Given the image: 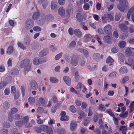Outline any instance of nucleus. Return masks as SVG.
I'll list each match as a JSON object with an SVG mask.
<instances>
[{
  "mask_svg": "<svg viewBox=\"0 0 134 134\" xmlns=\"http://www.w3.org/2000/svg\"><path fill=\"white\" fill-rule=\"evenodd\" d=\"M20 66L22 68H25V71L29 70L31 68L29 60L27 59L23 60L21 62Z\"/></svg>",
  "mask_w": 134,
  "mask_h": 134,
  "instance_id": "nucleus-1",
  "label": "nucleus"
},
{
  "mask_svg": "<svg viewBox=\"0 0 134 134\" xmlns=\"http://www.w3.org/2000/svg\"><path fill=\"white\" fill-rule=\"evenodd\" d=\"M113 19V16L109 14H105L102 17V21L103 23H107V20L108 19L111 21H112Z\"/></svg>",
  "mask_w": 134,
  "mask_h": 134,
  "instance_id": "nucleus-2",
  "label": "nucleus"
},
{
  "mask_svg": "<svg viewBox=\"0 0 134 134\" xmlns=\"http://www.w3.org/2000/svg\"><path fill=\"white\" fill-rule=\"evenodd\" d=\"M79 56H73L71 58L70 63L73 66H75L78 64Z\"/></svg>",
  "mask_w": 134,
  "mask_h": 134,
  "instance_id": "nucleus-3",
  "label": "nucleus"
},
{
  "mask_svg": "<svg viewBox=\"0 0 134 134\" xmlns=\"http://www.w3.org/2000/svg\"><path fill=\"white\" fill-rule=\"evenodd\" d=\"M124 53L127 57L133 55L134 54V48L131 47L127 48L125 50Z\"/></svg>",
  "mask_w": 134,
  "mask_h": 134,
  "instance_id": "nucleus-4",
  "label": "nucleus"
},
{
  "mask_svg": "<svg viewBox=\"0 0 134 134\" xmlns=\"http://www.w3.org/2000/svg\"><path fill=\"white\" fill-rule=\"evenodd\" d=\"M34 26V21L31 19H28L26 21L25 27L27 29H29Z\"/></svg>",
  "mask_w": 134,
  "mask_h": 134,
  "instance_id": "nucleus-5",
  "label": "nucleus"
},
{
  "mask_svg": "<svg viewBox=\"0 0 134 134\" xmlns=\"http://www.w3.org/2000/svg\"><path fill=\"white\" fill-rule=\"evenodd\" d=\"M30 85L31 86L30 91H31V89L34 90H36L38 87L37 83L34 80H32L30 81Z\"/></svg>",
  "mask_w": 134,
  "mask_h": 134,
  "instance_id": "nucleus-6",
  "label": "nucleus"
},
{
  "mask_svg": "<svg viewBox=\"0 0 134 134\" xmlns=\"http://www.w3.org/2000/svg\"><path fill=\"white\" fill-rule=\"evenodd\" d=\"M111 26L109 24L107 25L104 28V32L108 34H111Z\"/></svg>",
  "mask_w": 134,
  "mask_h": 134,
  "instance_id": "nucleus-7",
  "label": "nucleus"
},
{
  "mask_svg": "<svg viewBox=\"0 0 134 134\" xmlns=\"http://www.w3.org/2000/svg\"><path fill=\"white\" fill-rule=\"evenodd\" d=\"M103 55H100L98 53H95L93 55V58L97 61H99L100 59H102L103 57Z\"/></svg>",
  "mask_w": 134,
  "mask_h": 134,
  "instance_id": "nucleus-8",
  "label": "nucleus"
},
{
  "mask_svg": "<svg viewBox=\"0 0 134 134\" xmlns=\"http://www.w3.org/2000/svg\"><path fill=\"white\" fill-rule=\"evenodd\" d=\"M45 19V16L44 15H43L40 16L39 20L37 21V23L40 25H43L44 23Z\"/></svg>",
  "mask_w": 134,
  "mask_h": 134,
  "instance_id": "nucleus-9",
  "label": "nucleus"
},
{
  "mask_svg": "<svg viewBox=\"0 0 134 134\" xmlns=\"http://www.w3.org/2000/svg\"><path fill=\"white\" fill-rule=\"evenodd\" d=\"M120 30L123 32H126L128 30L127 27L124 24H121L119 26Z\"/></svg>",
  "mask_w": 134,
  "mask_h": 134,
  "instance_id": "nucleus-10",
  "label": "nucleus"
},
{
  "mask_svg": "<svg viewBox=\"0 0 134 134\" xmlns=\"http://www.w3.org/2000/svg\"><path fill=\"white\" fill-rule=\"evenodd\" d=\"M119 3L123 7H127L129 4L127 0H120L119 1Z\"/></svg>",
  "mask_w": 134,
  "mask_h": 134,
  "instance_id": "nucleus-11",
  "label": "nucleus"
},
{
  "mask_svg": "<svg viewBox=\"0 0 134 134\" xmlns=\"http://www.w3.org/2000/svg\"><path fill=\"white\" fill-rule=\"evenodd\" d=\"M74 33L75 35L78 37L80 38L82 36V33L79 29H76L74 30Z\"/></svg>",
  "mask_w": 134,
  "mask_h": 134,
  "instance_id": "nucleus-12",
  "label": "nucleus"
},
{
  "mask_svg": "<svg viewBox=\"0 0 134 134\" xmlns=\"http://www.w3.org/2000/svg\"><path fill=\"white\" fill-rule=\"evenodd\" d=\"M63 80L65 83L68 86L71 84V80L70 78L67 76H65L63 77Z\"/></svg>",
  "mask_w": 134,
  "mask_h": 134,
  "instance_id": "nucleus-13",
  "label": "nucleus"
},
{
  "mask_svg": "<svg viewBox=\"0 0 134 134\" xmlns=\"http://www.w3.org/2000/svg\"><path fill=\"white\" fill-rule=\"evenodd\" d=\"M104 41L108 43H111V38L108 35L105 36L103 38Z\"/></svg>",
  "mask_w": 134,
  "mask_h": 134,
  "instance_id": "nucleus-14",
  "label": "nucleus"
},
{
  "mask_svg": "<svg viewBox=\"0 0 134 134\" xmlns=\"http://www.w3.org/2000/svg\"><path fill=\"white\" fill-rule=\"evenodd\" d=\"M77 125V124L75 121H71L70 123V129L72 131H74Z\"/></svg>",
  "mask_w": 134,
  "mask_h": 134,
  "instance_id": "nucleus-15",
  "label": "nucleus"
},
{
  "mask_svg": "<svg viewBox=\"0 0 134 134\" xmlns=\"http://www.w3.org/2000/svg\"><path fill=\"white\" fill-rule=\"evenodd\" d=\"M127 68L125 66H123L121 67L120 69L119 72L121 74H124L127 72Z\"/></svg>",
  "mask_w": 134,
  "mask_h": 134,
  "instance_id": "nucleus-16",
  "label": "nucleus"
},
{
  "mask_svg": "<svg viewBox=\"0 0 134 134\" xmlns=\"http://www.w3.org/2000/svg\"><path fill=\"white\" fill-rule=\"evenodd\" d=\"M58 13L61 16H63L65 14L64 9L62 7L60 8L58 10Z\"/></svg>",
  "mask_w": 134,
  "mask_h": 134,
  "instance_id": "nucleus-17",
  "label": "nucleus"
},
{
  "mask_svg": "<svg viewBox=\"0 0 134 134\" xmlns=\"http://www.w3.org/2000/svg\"><path fill=\"white\" fill-rule=\"evenodd\" d=\"M79 60L80 61V65L81 66H83L85 63L84 57L82 56H79Z\"/></svg>",
  "mask_w": 134,
  "mask_h": 134,
  "instance_id": "nucleus-18",
  "label": "nucleus"
},
{
  "mask_svg": "<svg viewBox=\"0 0 134 134\" xmlns=\"http://www.w3.org/2000/svg\"><path fill=\"white\" fill-rule=\"evenodd\" d=\"M30 42V39L29 37L27 36L24 39V44L26 46H28Z\"/></svg>",
  "mask_w": 134,
  "mask_h": 134,
  "instance_id": "nucleus-19",
  "label": "nucleus"
},
{
  "mask_svg": "<svg viewBox=\"0 0 134 134\" xmlns=\"http://www.w3.org/2000/svg\"><path fill=\"white\" fill-rule=\"evenodd\" d=\"M47 54L46 50L45 49H43L41 51L39 54V56L41 57H42L46 55Z\"/></svg>",
  "mask_w": 134,
  "mask_h": 134,
  "instance_id": "nucleus-20",
  "label": "nucleus"
},
{
  "mask_svg": "<svg viewBox=\"0 0 134 134\" xmlns=\"http://www.w3.org/2000/svg\"><path fill=\"white\" fill-rule=\"evenodd\" d=\"M76 17L77 20L79 22H81L83 20V18L80 13H78L76 14Z\"/></svg>",
  "mask_w": 134,
  "mask_h": 134,
  "instance_id": "nucleus-21",
  "label": "nucleus"
},
{
  "mask_svg": "<svg viewBox=\"0 0 134 134\" xmlns=\"http://www.w3.org/2000/svg\"><path fill=\"white\" fill-rule=\"evenodd\" d=\"M13 51V47L12 46H10L8 47L7 53L9 54H10L12 53Z\"/></svg>",
  "mask_w": 134,
  "mask_h": 134,
  "instance_id": "nucleus-22",
  "label": "nucleus"
},
{
  "mask_svg": "<svg viewBox=\"0 0 134 134\" xmlns=\"http://www.w3.org/2000/svg\"><path fill=\"white\" fill-rule=\"evenodd\" d=\"M84 86L81 82H79L76 87V88L78 90V91H80L81 89L83 88Z\"/></svg>",
  "mask_w": 134,
  "mask_h": 134,
  "instance_id": "nucleus-23",
  "label": "nucleus"
},
{
  "mask_svg": "<svg viewBox=\"0 0 134 134\" xmlns=\"http://www.w3.org/2000/svg\"><path fill=\"white\" fill-rule=\"evenodd\" d=\"M75 81L76 82H77L80 78L79 74L77 71H76L75 73Z\"/></svg>",
  "mask_w": 134,
  "mask_h": 134,
  "instance_id": "nucleus-24",
  "label": "nucleus"
},
{
  "mask_svg": "<svg viewBox=\"0 0 134 134\" xmlns=\"http://www.w3.org/2000/svg\"><path fill=\"white\" fill-rule=\"evenodd\" d=\"M86 41H89L91 40L92 38V36L90 34H86L85 37Z\"/></svg>",
  "mask_w": 134,
  "mask_h": 134,
  "instance_id": "nucleus-25",
  "label": "nucleus"
},
{
  "mask_svg": "<svg viewBox=\"0 0 134 134\" xmlns=\"http://www.w3.org/2000/svg\"><path fill=\"white\" fill-rule=\"evenodd\" d=\"M126 43L125 41H122L120 42L119 43L118 45L121 48H123L125 46Z\"/></svg>",
  "mask_w": 134,
  "mask_h": 134,
  "instance_id": "nucleus-26",
  "label": "nucleus"
},
{
  "mask_svg": "<svg viewBox=\"0 0 134 134\" xmlns=\"http://www.w3.org/2000/svg\"><path fill=\"white\" fill-rule=\"evenodd\" d=\"M40 16V13L37 12H35L33 15L32 18L34 19H37Z\"/></svg>",
  "mask_w": 134,
  "mask_h": 134,
  "instance_id": "nucleus-27",
  "label": "nucleus"
},
{
  "mask_svg": "<svg viewBox=\"0 0 134 134\" xmlns=\"http://www.w3.org/2000/svg\"><path fill=\"white\" fill-rule=\"evenodd\" d=\"M28 101L30 104H33L35 102V99L33 97H30L28 99Z\"/></svg>",
  "mask_w": 134,
  "mask_h": 134,
  "instance_id": "nucleus-28",
  "label": "nucleus"
},
{
  "mask_svg": "<svg viewBox=\"0 0 134 134\" xmlns=\"http://www.w3.org/2000/svg\"><path fill=\"white\" fill-rule=\"evenodd\" d=\"M19 71L17 69H14L12 70L11 74L13 75H16L19 73Z\"/></svg>",
  "mask_w": 134,
  "mask_h": 134,
  "instance_id": "nucleus-29",
  "label": "nucleus"
},
{
  "mask_svg": "<svg viewBox=\"0 0 134 134\" xmlns=\"http://www.w3.org/2000/svg\"><path fill=\"white\" fill-rule=\"evenodd\" d=\"M51 9L52 10H54L57 8V5L56 3L52 1L51 3Z\"/></svg>",
  "mask_w": 134,
  "mask_h": 134,
  "instance_id": "nucleus-30",
  "label": "nucleus"
},
{
  "mask_svg": "<svg viewBox=\"0 0 134 134\" xmlns=\"http://www.w3.org/2000/svg\"><path fill=\"white\" fill-rule=\"evenodd\" d=\"M98 109L101 111H103L105 110V109L104 105L102 104H100L98 107Z\"/></svg>",
  "mask_w": 134,
  "mask_h": 134,
  "instance_id": "nucleus-31",
  "label": "nucleus"
},
{
  "mask_svg": "<svg viewBox=\"0 0 134 134\" xmlns=\"http://www.w3.org/2000/svg\"><path fill=\"white\" fill-rule=\"evenodd\" d=\"M61 121H68L69 119V117L67 116H64L61 117L60 118Z\"/></svg>",
  "mask_w": 134,
  "mask_h": 134,
  "instance_id": "nucleus-32",
  "label": "nucleus"
},
{
  "mask_svg": "<svg viewBox=\"0 0 134 134\" xmlns=\"http://www.w3.org/2000/svg\"><path fill=\"white\" fill-rule=\"evenodd\" d=\"M3 106L5 109H7L9 107L10 104L8 102H5L3 104Z\"/></svg>",
  "mask_w": 134,
  "mask_h": 134,
  "instance_id": "nucleus-33",
  "label": "nucleus"
},
{
  "mask_svg": "<svg viewBox=\"0 0 134 134\" xmlns=\"http://www.w3.org/2000/svg\"><path fill=\"white\" fill-rule=\"evenodd\" d=\"M90 118H88L84 119L83 124L85 126H87V124L90 122Z\"/></svg>",
  "mask_w": 134,
  "mask_h": 134,
  "instance_id": "nucleus-34",
  "label": "nucleus"
},
{
  "mask_svg": "<svg viewBox=\"0 0 134 134\" xmlns=\"http://www.w3.org/2000/svg\"><path fill=\"white\" fill-rule=\"evenodd\" d=\"M39 100L43 106H44L46 105V102L44 98L42 97H40L39 98Z\"/></svg>",
  "mask_w": 134,
  "mask_h": 134,
  "instance_id": "nucleus-35",
  "label": "nucleus"
},
{
  "mask_svg": "<svg viewBox=\"0 0 134 134\" xmlns=\"http://www.w3.org/2000/svg\"><path fill=\"white\" fill-rule=\"evenodd\" d=\"M49 79L50 81L52 83H55L58 81V79L55 77H51Z\"/></svg>",
  "mask_w": 134,
  "mask_h": 134,
  "instance_id": "nucleus-36",
  "label": "nucleus"
},
{
  "mask_svg": "<svg viewBox=\"0 0 134 134\" xmlns=\"http://www.w3.org/2000/svg\"><path fill=\"white\" fill-rule=\"evenodd\" d=\"M70 110L72 113H75L77 110L74 105H72L70 106L69 108Z\"/></svg>",
  "mask_w": 134,
  "mask_h": 134,
  "instance_id": "nucleus-37",
  "label": "nucleus"
},
{
  "mask_svg": "<svg viewBox=\"0 0 134 134\" xmlns=\"http://www.w3.org/2000/svg\"><path fill=\"white\" fill-rule=\"evenodd\" d=\"M39 3H43V4L44 3L45 4V5H43V7L44 9L46 8V5L47 4V2L46 0H39Z\"/></svg>",
  "mask_w": 134,
  "mask_h": 134,
  "instance_id": "nucleus-38",
  "label": "nucleus"
},
{
  "mask_svg": "<svg viewBox=\"0 0 134 134\" xmlns=\"http://www.w3.org/2000/svg\"><path fill=\"white\" fill-rule=\"evenodd\" d=\"M40 126L41 131L43 130L44 131H45L47 130L48 128V126L44 125H41Z\"/></svg>",
  "mask_w": 134,
  "mask_h": 134,
  "instance_id": "nucleus-39",
  "label": "nucleus"
},
{
  "mask_svg": "<svg viewBox=\"0 0 134 134\" xmlns=\"http://www.w3.org/2000/svg\"><path fill=\"white\" fill-rule=\"evenodd\" d=\"M0 132L1 134H8V132L7 130L6 129H2L0 131Z\"/></svg>",
  "mask_w": 134,
  "mask_h": 134,
  "instance_id": "nucleus-40",
  "label": "nucleus"
},
{
  "mask_svg": "<svg viewBox=\"0 0 134 134\" xmlns=\"http://www.w3.org/2000/svg\"><path fill=\"white\" fill-rule=\"evenodd\" d=\"M57 131L59 134H64L65 132L64 130L63 129H58Z\"/></svg>",
  "mask_w": 134,
  "mask_h": 134,
  "instance_id": "nucleus-41",
  "label": "nucleus"
},
{
  "mask_svg": "<svg viewBox=\"0 0 134 134\" xmlns=\"http://www.w3.org/2000/svg\"><path fill=\"white\" fill-rule=\"evenodd\" d=\"M15 124L16 126L20 127L23 124V122L20 121H17L15 122Z\"/></svg>",
  "mask_w": 134,
  "mask_h": 134,
  "instance_id": "nucleus-42",
  "label": "nucleus"
},
{
  "mask_svg": "<svg viewBox=\"0 0 134 134\" xmlns=\"http://www.w3.org/2000/svg\"><path fill=\"white\" fill-rule=\"evenodd\" d=\"M114 62V60L110 56H109L106 60V63H112Z\"/></svg>",
  "mask_w": 134,
  "mask_h": 134,
  "instance_id": "nucleus-43",
  "label": "nucleus"
},
{
  "mask_svg": "<svg viewBox=\"0 0 134 134\" xmlns=\"http://www.w3.org/2000/svg\"><path fill=\"white\" fill-rule=\"evenodd\" d=\"M32 47L34 49H36L37 48L38 46V44L36 42H33L31 44Z\"/></svg>",
  "mask_w": 134,
  "mask_h": 134,
  "instance_id": "nucleus-44",
  "label": "nucleus"
},
{
  "mask_svg": "<svg viewBox=\"0 0 134 134\" xmlns=\"http://www.w3.org/2000/svg\"><path fill=\"white\" fill-rule=\"evenodd\" d=\"M14 94V98L15 99L18 98L20 96L19 92L18 91H16V92L14 93V94Z\"/></svg>",
  "mask_w": 134,
  "mask_h": 134,
  "instance_id": "nucleus-45",
  "label": "nucleus"
},
{
  "mask_svg": "<svg viewBox=\"0 0 134 134\" xmlns=\"http://www.w3.org/2000/svg\"><path fill=\"white\" fill-rule=\"evenodd\" d=\"M3 125L4 127L6 128H9L10 126L9 123L6 121H4L3 123Z\"/></svg>",
  "mask_w": 134,
  "mask_h": 134,
  "instance_id": "nucleus-46",
  "label": "nucleus"
},
{
  "mask_svg": "<svg viewBox=\"0 0 134 134\" xmlns=\"http://www.w3.org/2000/svg\"><path fill=\"white\" fill-rule=\"evenodd\" d=\"M7 83L5 81H2L0 83V89L2 88L7 84Z\"/></svg>",
  "mask_w": 134,
  "mask_h": 134,
  "instance_id": "nucleus-47",
  "label": "nucleus"
},
{
  "mask_svg": "<svg viewBox=\"0 0 134 134\" xmlns=\"http://www.w3.org/2000/svg\"><path fill=\"white\" fill-rule=\"evenodd\" d=\"M18 111V110L17 109L15 108H12L11 110L10 114L13 115L14 114L17 112Z\"/></svg>",
  "mask_w": 134,
  "mask_h": 134,
  "instance_id": "nucleus-48",
  "label": "nucleus"
},
{
  "mask_svg": "<svg viewBox=\"0 0 134 134\" xmlns=\"http://www.w3.org/2000/svg\"><path fill=\"white\" fill-rule=\"evenodd\" d=\"M117 74L116 71H113L111 73H110L109 75V76L110 77H116V75Z\"/></svg>",
  "mask_w": 134,
  "mask_h": 134,
  "instance_id": "nucleus-49",
  "label": "nucleus"
},
{
  "mask_svg": "<svg viewBox=\"0 0 134 134\" xmlns=\"http://www.w3.org/2000/svg\"><path fill=\"white\" fill-rule=\"evenodd\" d=\"M33 63L34 64L36 65H38L40 64V60L38 58H36L34 59Z\"/></svg>",
  "mask_w": 134,
  "mask_h": 134,
  "instance_id": "nucleus-50",
  "label": "nucleus"
},
{
  "mask_svg": "<svg viewBox=\"0 0 134 134\" xmlns=\"http://www.w3.org/2000/svg\"><path fill=\"white\" fill-rule=\"evenodd\" d=\"M76 45V42L75 41H72L69 44V47L71 48L74 47Z\"/></svg>",
  "mask_w": 134,
  "mask_h": 134,
  "instance_id": "nucleus-51",
  "label": "nucleus"
},
{
  "mask_svg": "<svg viewBox=\"0 0 134 134\" xmlns=\"http://www.w3.org/2000/svg\"><path fill=\"white\" fill-rule=\"evenodd\" d=\"M23 120L22 121L23 122V124H24L27 123L29 121V118L28 116L24 117L23 118Z\"/></svg>",
  "mask_w": 134,
  "mask_h": 134,
  "instance_id": "nucleus-52",
  "label": "nucleus"
},
{
  "mask_svg": "<svg viewBox=\"0 0 134 134\" xmlns=\"http://www.w3.org/2000/svg\"><path fill=\"white\" fill-rule=\"evenodd\" d=\"M54 18L52 15H49L47 16V19L48 21L52 20L54 19Z\"/></svg>",
  "mask_w": 134,
  "mask_h": 134,
  "instance_id": "nucleus-53",
  "label": "nucleus"
},
{
  "mask_svg": "<svg viewBox=\"0 0 134 134\" xmlns=\"http://www.w3.org/2000/svg\"><path fill=\"white\" fill-rule=\"evenodd\" d=\"M33 30L35 31H41V28L38 26H36L33 28Z\"/></svg>",
  "mask_w": 134,
  "mask_h": 134,
  "instance_id": "nucleus-54",
  "label": "nucleus"
},
{
  "mask_svg": "<svg viewBox=\"0 0 134 134\" xmlns=\"http://www.w3.org/2000/svg\"><path fill=\"white\" fill-rule=\"evenodd\" d=\"M47 130V134H53V131L52 128H48Z\"/></svg>",
  "mask_w": 134,
  "mask_h": 134,
  "instance_id": "nucleus-55",
  "label": "nucleus"
},
{
  "mask_svg": "<svg viewBox=\"0 0 134 134\" xmlns=\"http://www.w3.org/2000/svg\"><path fill=\"white\" fill-rule=\"evenodd\" d=\"M62 53L61 52L59 54L56 55L55 57V59L56 60H58L62 57Z\"/></svg>",
  "mask_w": 134,
  "mask_h": 134,
  "instance_id": "nucleus-56",
  "label": "nucleus"
},
{
  "mask_svg": "<svg viewBox=\"0 0 134 134\" xmlns=\"http://www.w3.org/2000/svg\"><path fill=\"white\" fill-rule=\"evenodd\" d=\"M128 12L129 13L131 14H134V7H132L128 11Z\"/></svg>",
  "mask_w": 134,
  "mask_h": 134,
  "instance_id": "nucleus-57",
  "label": "nucleus"
},
{
  "mask_svg": "<svg viewBox=\"0 0 134 134\" xmlns=\"http://www.w3.org/2000/svg\"><path fill=\"white\" fill-rule=\"evenodd\" d=\"M65 2V0H58V2L61 5H64Z\"/></svg>",
  "mask_w": 134,
  "mask_h": 134,
  "instance_id": "nucleus-58",
  "label": "nucleus"
},
{
  "mask_svg": "<svg viewBox=\"0 0 134 134\" xmlns=\"http://www.w3.org/2000/svg\"><path fill=\"white\" fill-rule=\"evenodd\" d=\"M121 17V15L119 13H117L115 17V20L116 21L119 20Z\"/></svg>",
  "mask_w": 134,
  "mask_h": 134,
  "instance_id": "nucleus-59",
  "label": "nucleus"
},
{
  "mask_svg": "<svg viewBox=\"0 0 134 134\" xmlns=\"http://www.w3.org/2000/svg\"><path fill=\"white\" fill-rule=\"evenodd\" d=\"M107 113H108L112 117H114L115 115L112 112L111 109H109L107 110Z\"/></svg>",
  "mask_w": 134,
  "mask_h": 134,
  "instance_id": "nucleus-60",
  "label": "nucleus"
},
{
  "mask_svg": "<svg viewBox=\"0 0 134 134\" xmlns=\"http://www.w3.org/2000/svg\"><path fill=\"white\" fill-rule=\"evenodd\" d=\"M129 65L130 66H134V60L133 59H129Z\"/></svg>",
  "mask_w": 134,
  "mask_h": 134,
  "instance_id": "nucleus-61",
  "label": "nucleus"
},
{
  "mask_svg": "<svg viewBox=\"0 0 134 134\" xmlns=\"http://www.w3.org/2000/svg\"><path fill=\"white\" fill-rule=\"evenodd\" d=\"M20 116L19 114H16L14 116V119L15 120H19L20 118Z\"/></svg>",
  "mask_w": 134,
  "mask_h": 134,
  "instance_id": "nucleus-62",
  "label": "nucleus"
},
{
  "mask_svg": "<svg viewBox=\"0 0 134 134\" xmlns=\"http://www.w3.org/2000/svg\"><path fill=\"white\" fill-rule=\"evenodd\" d=\"M37 112L39 113H42L44 111L43 109L41 107H39L37 109Z\"/></svg>",
  "mask_w": 134,
  "mask_h": 134,
  "instance_id": "nucleus-63",
  "label": "nucleus"
},
{
  "mask_svg": "<svg viewBox=\"0 0 134 134\" xmlns=\"http://www.w3.org/2000/svg\"><path fill=\"white\" fill-rule=\"evenodd\" d=\"M74 30L73 29L71 28L70 27L69 28L68 30V32L69 34L71 35H72L73 34Z\"/></svg>",
  "mask_w": 134,
  "mask_h": 134,
  "instance_id": "nucleus-64",
  "label": "nucleus"
}]
</instances>
